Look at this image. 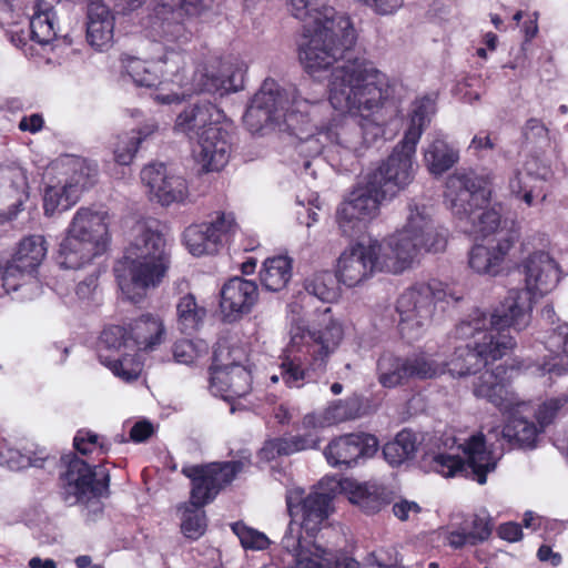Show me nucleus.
Here are the masks:
<instances>
[{
  "label": "nucleus",
  "mask_w": 568,
  "mask_h": 568,
  "mask_svg": "<svg viewBox=\"0 0 568 568\" xmlns=\"http://www.w3.org/2000/svg\"><path fill=\"white\" fill-rule=\"evenodd\" d=\"M123 67L133 82L141 87H154L159 83L158 63L155 60H143L136 57L122 59Z\"/></svg>",
  "instance_id": "obj_47"
},
{
  "label": "nucleus",
  "mask_w": 568,
  "mask_h": 568,
  "mask_svg": "<svg viewBox=\"0 0 568 568\" xmlns=\"http://www.w3.org/2000/svg\"><path fill=\"white\" fill-rule=\"evenodd\" d=\"M109 243L106 213L81 206L71 219L60 243L58 263L78 270L105 252Z\"/></svg>",
  "instance_id": "obj_7"
},
{
  "label": "nucleus",
  "mask_w": 568,
  "mask_h": 568,
  "mask_svg": "<svg viewBox=\"0 0 568 568\" xmlns=\"http://www.w3.org/2000/svg\"><path fill=\"white\" fill-rule=\"evenodd\" d=\"M541 374H551L561 376L568 373V349L566 347V338L562 343V352L545 358L544 363L539 366Z\"/></svg>",
  "instance_id": "obj_58"
},
{
  "label": "nucleus",
  "mask_w": 568,
  "mask_h": 568,
  "mask_svg": "<svg viewBox=\"0 0 568 568\" xmlns=\"http://www.w3.org/2000/svg\"><path fill=\"white\" fill-rule=\"evenodd\" d=\"M210 389L225 400L242 398L252 389L251 372L236 363L225 366L214 365L211 367Z\"/></svg>",
  "instance_id": "obj_27"
},
{
  "label": "nucleus",
  "mask_w": 568,
  "mask_h": 568,
  "mask_svg": "<svg viewBox=\"0 0 568 568\" xmlns=\"http://www.w3.org/2000/svg\"><path fill=\"white\" fill-rule=\"evenodd\" d=\"M173 9L184 17H199L210 8L211 0H169Z\"/></svg>",
  "instance_id": "obj_60"
},
{
  "label": "nucleus",
  "mask_w": 568,
  "mask_h": 568,
  "mask_svg": "<svg viewBox=\"0 0 568 568\" xmlns=\"http://www.w3.org/2000/svg\"><path fill=\"white\" fill-rule=\"evenodd\" d=\"M213 499H189L187 503L179 505L181 511V532L191 540L200 539L206 531L207 518L204 506Z\"/></svg>",
  "instance_id": "obj_35"
},
{
  "label": "nucleus",
  "mask_w": 568,
  "mask_h": 568,
  "mask_svg": "<svg viewBox=\"0 0 568 568\" xmlns=\"http://www.w3.org/2000/svg\"><path fill=\"white\" fill-rule=\"evenodd\" d=\"M194 82L200 91L223 97L243 89V70L237 63L215 58L196 69Z\"/></svg>",
  "instance_id": "obj_22"
},
{
  "label": "nucleus",
  "mask_w": 568,
  "mask_h": 568,
  "mask_svg": "<svg viewBox=\"0 0 568 568\" xmlns=\"http://www.w3.org/2000/svg\"><path fill=\"white\" fill-rule=\"evenodd\" d=\"M459 159L458 151L442 139L434 140L425 150L424 160L432 174L440 175Z\"/></svg>",
  "instance_id": "obj_44"
},
{
  "label": "nucleus",
  "mask_w": 568,
  "mask_h": 568,
  "mask_svg": "<svg viewBox=\"0 0 568 568\" xmlns=\"http://www.w3.org/2000/svg\"><path fill=\"white\" fill-rule=\"evenodd\" d=\"M445 204L455 219H475L474 214L489 205L490 191L474 172H455L446 180Z\"/></svg>",
  "instance_id": "obj_12"
},
{
  "label": "nucleus",
  "mask_w": 568,
  "mask_h": 568,
  "mask_svg": "<svg viewBox=\"0 0 568 568\" xmlns=\"http://www.w3.org/2000/svg\"><path fill=\"white\" fill-rule=\"evenodd\" d=\"M443 372V367L425 353L406 357L384 353L377 361V379L386 388H395L410 379L434 378Z\"/></svg>",
  "instance_id": "obj_15"
},
{
  "label": "nucleus",
  "mask_w": 568,
  "mask_h": 568,
  "mask_svg": "<svg viewBox=\"0 0 568 568\" xmlns=\"http://www.w3.org/2000/svg\"><path fill=\"white\" fill-rule=\"evenodd\" d=\"M0 181L3 186L10 189V194L13 199L8 205V213L16 214L29 197L27 172L19 165L3 166L0 168Z\"/></svg>",
  "instance_id": "obj_37"
},
{
  "label": "nucleus",
  "mask_w": 568,
  "mask_h": 568,
  "mask_svg": "<svg viewBox=\"0 0 568 568\" xmlns=\"http://www.w3.org/2000/svg\"><path fill=\"white\" fill-rule=\"evenodd\" d=\"M295 453H297V448L294 445L292 436L267 440L261 449L262 458L267 460L278 456H290Z\"/></svg>",
  "instance_id": "obj_56"
},
{
  "label": "nucleus",
  "mask_w": 568,
  "mask_h": 568,
  "mask_svg": "<svg viewBox=\"0 0 568 568\" xmlns=\"http://www.w3.org/2000/svg\"><path fill=\"white\" fill-rule=\"evenodd\" d=\"M390 93L385 73L366 59H355L332 71L328 83L331 105L348 116L334 119L322 128L318 114L326 108L322 94L307 98L300 89H282L266 79L252 98L243 121L252 133L268 124L284 125L302 141L325 135L344 150L358 153L383 134V126L394 115Z\"/></svg>",
  "instance_id": "obj_1"
},
{
  "label": "nucleus",
  "mask_w": 568,
  "mask_h": 568,
  "mask_svg": "<svg viewBox=\"0 0 568 568\" xmlns=\"http://www.w3.org/2000/svg\"><path fill=\"white\" fill-rule=\"evenodd\" d=\"M237 230V223L232 212H220L215 220L190 225L184 231V241L194 256L214 254L224 240Z\"/></svg>",
  "instance_id": "obj_21"
},
{
  "label": "nucleus",
  "mask_w": 568,
  "mask_h": 568,
  "mask_svg": "<svg viewBox=\"0 0 568 568\" xmlns=\"http://www.w3.org/2000/svg\"><path fill=\"white\" fill-rule=\"evenodd\" d=\"M58 0H38L30 18L31 39L41 45L49 44L57 38L55 12L53 4Z\"/></svg>",
  "instance_id": "obj_33"
},
{
  "label": "nucleus",
  "mask_w": 568,
  "mask_h": 568,
  "mask_svg": "<svg viewBox=\"0 0 568 568\" xmlns=\"http://www.w3.org/2000/svg\"><path fill=\"white\" fill-rule=\"evenodd\" d=\"M303 37L304 41L300 45V61L312 77L328 70L339 59L344 60L341 65L352 60L346 59V54L355 45L356 32L347 16H341L332 22L304 26ZM336 68L337 65L333 71Z\"/></svg>",
  "instance_id": "obj_6"
},
{
  "label": "nucleus",
  "mask_w": 568,
  "mask_h": 568,
  "mask_svg": "<svg viewBox=\"0 0 568 568\" xmlns=\"http://www.w3.org/2000/svg\"><path fill=\"white\" fill-rule=\"evenodd\" d=\"M367 486H362L355 479L341 478L337 476H324L313 486V490L307 497H337L345 495L348 497H368Z\"/></svg>",
  "instance_id": "obj_36"
},
{
  "label": "nucleus",
  "mask_w": 568,
  "mask_h": 568,
  "mask_svg": "<svg viewBox=\"0 0 568 568\" xmlns=\"http://www.w3.org/2000/svg\"><path fill=\"white\" fill-rule=\"evenodd\" d=\"M377 440L368 434H347L333 439L324 450L327 463L333 466H349L361 457L376 452Z\"/></svg>",
  "instance_id": "obj_29"
},
{
  "label": "nucleus",
  "mask_w": 568,
  "mask_h": 568,
  "mask_svg": "<svg viewBox=\"0 0 568 568\" xmlns=\"http://www.w3.org/2000/svg\"><path fill=\"white\" fill-rule=\"evenodd\" d=\"M468 265L477 274L497 275L500 271L498 257L489 246L477 244L468 253Z\"/></svg>",
  "instance_id": "obj_51"
},
{
  "label": "nucleus",
  "mask_w": 568,
  "mask_h": 568,
  "mask_svg": "<svg viewBox=\"0 0 568 568\" xmlns=\"http://www.w3.org/2000/svg\"><path fill=\"white\" fill-rule=\"evenodd\" d=\"M404 272L384 242L369 240L346 247L337 258L336 278L348 287L356 286L375 273Z\"/></svg>",
  "instance_id": "obj_10"
},
{
  "label": "nucleus",
  "mask_w": 568,
  "mask_h": 568,
  "mask_svg": "<svg viewBox=\"0 0 568 568\" xmlns=\"http://www.w3.org/2000/svg\"><path fill=\"white\" fill-rule=\"evenodd\" d=\"M416 146L402 139L389 156L367 175L389 199L396 196L414 180Z\"/></svg>",
  "instance_id": "obj_16"
},
{
  "label": "nucleus",
  "mask_w": 568,
  "mask_h": 568,
  "mask_svg": "<svg viewBox=\"0 0 568 568\" xmlns=\"http://www.w3.org/2000/svg\"><path fill=\"white\" fill-rule=\"evenodd\" d=\"M567 404V395H560L544 400L535 410V417L538 425L545 430L547 426L554 423Z\"/></svg>",
  "instance_id": "obj_54"
},
{
  "label": "nucleus",
  "mask_w": 568,
  "mask_h": 568,
  "mask_svg": "<svg viewBox=\"0 0 568 568\" xmlns=\"http://www.w3.org/2000/svg\"><path fill=\"white\" fill-rule=\"evenodd\" d=\"M258 300V287L254 281L239 276L229 280L221 290V311L234 322L248 314Z\"/></svg>",
  "instance_id": "obj_25"
},
{
  "label": "nucleus",
  "mask_w": 568,
  "mask_h": 568,
  "mask_svg": "<svg viewBox=\"0 0 568 568\" xmlns=\"http://www.w3.org/2000/svg\"><path fill=\"white\" fill-rule=\"evenodd\" d=\"M463 450L465 460L458 456L438 454L433 457L432 468L444 477L470 476L478 484H485L487 474L495 470L498 460L487 448L485 436H471L465 442Z\"/></svg>",
  "instance_id": "obj_11"
},
{
  "label": "nucleus",
  "mask_w": 568,
  "mask_h": 568,
  "mask_svg": "<svg viewBox=\"0 0 568 568\" xmlns=\"http://www.w3.org/2000/svg\"><path fill=\"white\" fill-rule=\"evenodd\" d=\"M474 217L460 222V227L465 233L488 236L496 232L500 225L499 212L495 209H488V206L474 214Z\"/></svg>",
  "instance_id": "obj_50"
},
{
  "label": "nucleus",
  "mask_w": 568,
  "mask_h": 568,
  "mask_svg": "<svg viewBox=\"0 0 568 568\" xmlns=\"http://www.w3.org/2000/svg\"><path fill=\"white\" fill-rule=\"evenodd\" d=\"M305 291L324 303H331L337 297L334 280L329 273H318L307 278Z\"/></svg>",
  "instance_id": "obj_53"
},
{
  "label": "nucleus",
  "mask_w": 568,
  "mask_h": 568,
  "mask_svg": "<svg viewBox=\"0 0 568 568\" xmlns=\"http://www.w3.org/2000/svg\"><path fill=\"white\" fill-rule=\"evenodd\" d=\"M134 352H150L165 338V326L161 317L144 314L128 324Z\"/></svg>",
  "instance_id": "obj_31"
},
{
  "label": "nucleus",
  "mask_w": 568,
  "mask_h": 568,
  "mask_svg": "<svg viewBox=\"0 0 568 568\" xmlns=\"http://www.w3.org/2000/svg\"><path fill=\"white\" fill-rule=\"evenodd\" d=\"M386 200L390 199L367 176L366 183L356 187L337 209L336 220L342 233L352 237L362 232Z\"/></svg>",
  "instance_id": "obj_14"
},
{
  "label": "nucleus",
  "mask_w": 568,
  "mask_h": 568,
  "mask_svg": "<svg viewBox=\"0 0 568 568\" xmlns=\"http://www.w3.org/2000/svg\"><path fill=\"white\" fill-rule=\"evenodd\" d=\"M384 243L405 271L412 266L420 251H444L447 237L444 230L434 225L429 207L410 200L407 204L405 224Z\"/></svg>",
  "instance_id": "obj_8"
},
{
  "label": "nucleus",
  "mask_w": 568,
  "mask_h": 568,
  "mask_svg": "<svg viewBox=\"0 0 568 568\" xmlns=\"http://www.w3.org/2000/svg\"><path fill=\"white\" fill-rule=\"evenodd\" d=\"M322 325L292 331L287 354L280 365L286 386L301 388L316 383L326 373L329 357L343 339V328L332 317L329 307L322 314Z\"/></svg>",
  "instance_id": "obj_4"
},
{
  "label": "nucleus",
  "mask_w": 568,
  "mask_h": 568,
  "mask_svg": "<svg viewBox=\"0 0 568 568\" xmlns=\"http://www.w3.org/2000/svg\"><path fill=\"white\" fill-rule=\"evenodd\" d=\"M460 300V295L436 280L415 283L407 287L396 302L402 337L407 342L419 339L430 326L438 304L448 305Z\"/></svg>",
  "instance_id": "obj_9"
},
{
  "label": "nucleus",
  "mask_w": 568,
  "mask_h": 568,
  "mask_svg": "<svg viewBox=\"0 0 568 568\" xmlns=\"http://www.w3.org/2000/svg\"><path fill=\"white\" fill-rule=\"evenodd\" d=\"M61 485L73 497H103L109 494L110 474L104 466H90L74 454L61 458Z\"/></svg>",
  "instance_id": "obj_17"
},
{
  "label": "nucleus",
  "mask_w": 568,
  "mask_h": 568,
  "mask_svg": "<svg viewBox=\"0 0 568 568\" xmlns=\"http://www.w3.org/2000/svg\"><path fill=\"white\" fill-rule=\"evenodd\" d=\"M333 499H286L291 523L281 540L294 557L291 568H329L331 552L313 538L333 510Z\"/></svg>",
  "instance_id": "obj_5"
},
{
  "label": "nucleus",
  "mask_w": 568,
  "mask_h": 568,
  "mask_svg": "<svg viewBox=\"0 0 568 568\" xmlns=\"http://www.w3.org/2000/svg\"><path fill=\"white\" fill-rule=\"evenodd\" d=\"M371 8L376 14L390 16L403 7L404 0H355Z\"/></svg>",
  "instance_id": "obj_63"
},
{
  "label": "nucleus",
  "mask_w": 568,
  "mask_h": 568,
  "mask_svg": "<svg viewBox=\"0 0 568 568\" xmlns=\"http://www.w3.org/2000/svg\"><path fill=\"white\" fill-rule=\"evenodd\" d=\"M231 529L245 550H265L270 547L271 541L264 532L248 527L243 521L231 524Z\"/></svg>",
  "instance_id": "obj_52"
},
{
  "label": "nucleus",
  "mask_w": 568,
  "mask_h": 568,
  "mask_svg": "<svg viewBox=\"0 0 568 568\" xmlns=\"http://www.w3.org/2000/svg\"><path fill=\"white\" fill-rule=\"evenodd\" d=\"M71 174L57 183L47 182L43 193V211L47 216L69 210L80 199L82 192L94 184L98 168L84 160H72Z\"/></svg>",
  "instance_id": "obj_13"
},
{
  "label": "nucleus",
  "mask_w": 568,
  "mask_h": 568,
  "mask_svg": "<svg viewBox=\"0 0 568 568\" xmlns=\"http://www.w3.org/2000/svg\"><path fill=\"white\" fill-rule=\"evenodd\" d=\"M48 252L47 241L42 235L24 236L12 255L14 263L37 273Z\"/></svg>",
  "instance_id": "obj_39"
},
{
  "label": "nucleus",
  "mask_w": 568,
  "mask_h": 568,
  "mask_svg": "<svg viewBox=\"0 0 568 568\" xmlns=\"http://www.w3.org/2000/svg\"><path fill=\"white\" fill-rule=\"evenodd\" d=\"M435 111V100L429 97H423L414 101L410 111L409 125L405 131L403 140L417 145Z\"/></svg>",
  "instance_id": "obj_43"
},
{
  "label": "nucleus",
  "mask_w": 568,
  "mask_h": 568,
  "mask_svg": "<svg viewBox=\"0 0 568 568\" xmlns=\"http://www.w3.org/2000/svg\"><path fill=\"white\" fill-rule=\"evenodd\" d=\"M532 180V176L528 174L524 175L518 171L515 172L509 180L511 194L521 199L529 206L532 205V187L529 185V182Z\"/></svg>",
  "instance_id": "obj_59"
},
{
  "label": "nucleus",
  "mask_w": 568,
  "mask_h": 568,
  "mask_svg": "<svg viewBox=\"0 0 568 568\" xmlns=\"http://www.w3.org/2000/svg\"><path fill=\"white\" fill-rule=\"evenodd\" d=\"M123 352H134L128 326L110 325L105 327L99 339L98 357L100 354L119 355Z\"/></svg>",
  "instance_id": "obj_45"
},
{
  "label": "nucleus",
  "mask_w": 568,
  "mask_h": 568,
  "mask_svg": "<svg viewBox=\"0 0 568 568\" xmlns=\"http://www.w3.org/2000/svg\"><path fill=\"white\" fill-rule=\"evenodd\" d=\"M193 150L194 159L204 172L221 171L229 162L231 154L230 134L221 126H210L196 140Z\"/></svg>",
  "instance_id": "obj_24"
},
{
  "label": "nucleus",
  "mask_w": 568,
  "mask_h": 568,
  "mask_svg": "<svg viewBox=\"0 0 568 568\" xmlns=\"http://www.w3.org/2000/svg\"><path fill=\"white\" fill-rule=\"evenodd\" d=\"M73 446L75 450L82 455L92 454L97 450L104 454L109 450V445L98 434L80 429L73 438Z\"/></svg>",
  "instance_id": "obj_55"
},
{
  "label": "nucleus",
  "mask_w": 568,
  "mask_h": 568,
  "mask_svg": "<svg viewBox=\"0 0 568 568\" xmlns=\"http://www.w3.org/2000/svg\"><path fill=\"white\" fill-rule=\"evenodd\" d=\"M328 0H287L291 14L301 20L304 26H316L322 22H332L344 13H338L327 6Z\"/></svg>",
  "instance_id": "obj_34"
},
{
  "label": "nucleus",
  "mask_w": 568,
  "mask_h": 568,
  "mask_svg": "<svg viewBox=\"0 0 568 568\" xmlns=\"http://www.w3.org/2000/svg\"><path fill=\"white\" fill-rule=\"evenodd\" d=\"M224 119L223 110L210 101H200L185 106L178 114L174 130L190 140H199L210 126H220Z\"/></svg>",
  "instance_id": "obj_26"
},
{
  "label": "nucleus",
  "mask_w": 568,
  "mask_h": 568,
  "mask_svg": "<svg viewBox=\"0 0 568 568\" xmlns=\"http://www.w3.org/2000/svg\"><path fill=\"white\" fill-rule=\"evenodd\" d=\"M156 130V123L149 122L138 131L120 134L116 138L113 150L115 162L120 165L131 164L139 149V145Z\"/></svg>",
  "instance_id": "obj_38"
},
{
  "label": "nucleus",
  "mask_w": 568,
  "mask_h": 568,
  "mask_svg": "<svg viewBox=\"0 0 568 568\" xmlns=\"http://www.w3.org/2000/svg\"><path fill=\"white\" fill-rule=\"evenodd\" d=\"M2 287L7 293L17 292L20 287L31 284L38 288L36 273L14 263L12 258L0 266Z\"/></svg>",
  "instance_id": "obj_48"
},
{
  "label": "nucleus",
  "mask_w": 568,
  "mask_h": 568,
  "mask_svg": "<svg viewBox=\"0 0 568 568\" xmlns=\"http://www.w3.org/2000/svg\"><path fill=\"white\" fill-rule=\"evenodd\" d=\"M251 465L250 458L187 465L182 474L191 480V497H216Z\"/></svg>",
  "instance_id": "obj_18"
},
{
  "label": "nucleus",
  "mask_w": 568,
  "mask_h": 568,
  "mask_svg": "<svg viewBox=\"0 0 568 568\" xmlns=\"http://www.w3.org/2000/svg\"><path fill=\"white\" fill-rule=\"evenodd\" d=\"M197 357L195 345L189 339H182L173 346V358L179 364H192Z\"/></svg>",
  "instance_id": "obj_62"
},
{
  "label": "nucleus",
  "mask_w": 568,
  "mask_h": 568,
  "mask_svg": "<svg viewBox=\"0 0 568 568\" xmlns=\"http://www.w3.org/2000/svg\"><path fill=\"white\" fill-rule=\"evenodd\" d=\"M141 180L149 189L152 199H155L162 205L181 203L189 195L185 179L169 174L162 163H152L144 166L141 171Z\"/></svg>",
  "instance_id": "obj_23"
},
{
  "label": "nucleus",
  "mask_w": 568,
  "mask_h": 568,
  "mask_svg": "<svg viewBox=\"0 0 568 568\" xmlns=\"http://www.w3.org/2000/svg\"><path fill=\"white\" fill-rule=\"evenodd\" d=\"M1 458L10 469L14 470H19L27 467H39V458H32L14 449H9L7 455L1 453Z\"/></svg>",
  "instance_id": "obj_61"
},
{
  "label": "nucleus",
  "mask_w": 568,
  "mask_h": 568,
  "mask_svg": "<svg viewBox=\"0 0 568 568\" xmlns=\"http://www.w3.org/2000/svg\"><path fill=\"white\" fill-rule=\"evenodd\" d=\"M524 275L525 290H510L505 298L513 292L525 293L529 305V320L531 318L532 297L544 296L556 288L560 280L557 262L545 251L529 254L520 264Z\"/></svg>",
  "instance_id": "obj_20"
},
{
  "label": "nucleus",
  "mask_w": 568,
  "mask_h": 568,
  "mask_svg": "<svg viewBox=\"0 0 568 568\" xmlns=\"http://www.w3.org/2000/svg\"><path fill=\"white\" fill-rule=\"evenodd\" d=\"M158 71L162 73L163 80L159 81V85H164L171 82L173 85L182 88L186 79L183 75L185 65L184 57L182 53L176 51H170L164 57L156 60Z\"/></svg>",
  "instance_id": "obj_49"
},
{
  "label": "nucleus",
  "mask_w": 568,
  "mask_h": 568,
  "mask_svg": "<svg viewBox=\"0 0 568 568\" xmlns=\"http://www.w3.org/2000/svg\"><path fill=\"white\" fill-rule=\"evenodd\" d=\"M506 374L503 365L480 372L473 381L474 396L487 400L500 413L530 412V400L523 399L509 386Z\"/></svg>",
  "instance_id": "obj_19"
},
{
  "label": "nucleus",
  "mask_w": 568,
  "mask_h": 568,
  "mask_svg": "<svg viewBox=\"0 0 568 568\" xmlns=\"http://www.w3.org/2000/svg\"><path fill=\"white\" fill-rule=\"evenodd\" d=\"M173 7L166 2L156 3L148 17L146 30L149 36L165 43H184L191 38V32L180 19Z\"/></svg>",
  "instance_id": "obj_28"
},
{
  "label": "nucleus",
  "mask_w": 568,
  "mask_h": 568,
  "mask_svg": "<svg viewBox=\"0 0 568 568\" xmlns=\"http://www.w3.org/2000/svg\"><path fill=\"white\" fill-rule=\"evenodd\" d=\"M418 445L417 435L409 429H403L393 440L384 445L383 455L390 465L397 466L414 458Z\"/></svg>",
  "instance_id": "obj_42"
},
{
  "label": "nucleus",
  "mask_w": 568,
  "mask_h": 568,
  "mask_svg": "<svg viewBox=\"0 0 568 568\" xmlns=\"http://www.w3.org/2000/svg\"><path fill=\"white\" fill-rule=\"evenodd\" d=\"M354 403L349 400H338L334 405H332L327 415L328 418L334 422H343L347 419H353L356 417V414L353 410Z\"/></svg>",
  "instance_id": "obj_64"
},
{
  "label": "nucleus",
  "mask_w": 568,
  "mask_h": 568,
  "mask_svg": "<svg viewBox=\"0 0 568 568\" xmlns=\"http://www.w3.org/2000/svg\"><path fill=\"white\" fill-rule=\"evenodd\" d=\"M525 412L503 413L508 420L501 429V437L514 448L534 449L544 429L523 416Z\"/></svg>",
  "instance_id": "obj_32"
},
{
  "label": "nucleus",
  "mask_w": 568,
  "mask_h": 568,
  "mask_svg": "<svg viewBox=\"0 0 568 568\" xmlns=\"http://www.w3.org/2000/svg\"><path fill=\"white\" fill-rule=\"evenodd\" d=\"M100 363L124 382L138 379L143 368L138 352H123L119 355L101 353Z\"/></svg>",
  "instance_id": "obj_41"
},
{
  "label": "nucleus",
  "mask_w": 568,
  "mask_h": 568,
  "mask_svg": "<svg viewBox=\"0 0 568 568\" xmlns=\"http://www.w3.org/2000/svg\"><path fill=\"white\" fill-rule=\"evenodd\" d=\"M525 293L513 292L490 314L476 308L455 327V347L447 363L452 376L476 375L489 362L501 358L514 348L510 331L520 332L529 325V305Z\"/></svg>",
  "instance_id": "obj_2"
},
{
  "label": "nucleus",
  "mask_w": 568,
  "mask_h": 568,
  "mask_svg": "<svg viewBox=\"0 0 568 568\" xmlns=\"http://www.w3.org/2000/svg\"><path fill=\"white\" fill-rule=\"evenodd\" d=\"M87 41L99 51L108 50L113 44L115 18L101 0L88 4Z\"/></svg>",
  "instance_id": "obj_30"
},
{
  "label": "nucleus",
  "mask_w": 568,
  "mask_h": 568,
  "mask_svg": "<svg viewBox=\"0 0 568 568\" xmlns=\"http://www.w3.org/2000/svg\"><path fill=\"white\" fill-rule=\"evenodd\" d=\"M206 316V310L200 306L193 294L189 293L180 297L176 303V317L180 329L190 334L196 331Z\"/></svg>",
  "instance_id": "obj_46"
},
{
  "label": "nucleus",
  "mask_w": 568,
  "mask_h": 568,
  "mask_svg": "<svg viewBox=\"0 0 568 568\" xmlns=\"http://www.w3.org/2000/svg\"><path fill=\"white\" fill-rule=\"evenodd\" d=\"M170 256L168 240L158 225L138 222L123 257L114 266L125 297L138 303L149 288L159 286L170 267Z\"/></svg>",
  "instance_id": "obj_3"
},
{
  "label": "nucleus",
  "mask_w": 568,
  "mask_h": 568,
  "mask_svg": "<svg viewBox=\"0 0 568 568\" xmlns=\"http://www.w3.org/2000/svg\"><path fill=\"white\" fill-rule=\"evenodd\" d=\"M292 277V261L287 256L267 258L260 272L262 285L271 292H278L286 287Z\"/></svg>",
  "instance_id": "obj_40"
},
{
  "label": "nucleus",
  "mask_w": 568,
  "mask_h": 568,
  "mask_svg": "<svg viewBox=\"0 0 568 568\" xmlns=\"http://www.w3.org/2000/svg\"><path fill=\"white\" fill-rule=\"evenodd\" d=\"M493 531V523L488 515L475 514L470 519V529L468 531L471 545H477L487 540Z\"/></svg>",
  "instance_id": "obj_57"
}]
</instances>
